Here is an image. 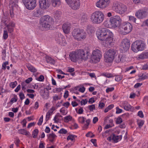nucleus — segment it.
<instances>
[{"instance_id": "10", "label": "nucleus", "mask_w": 148, "mask_h": 148, "mask_svg": "<svg viewBox=\"0 0 148 148\" xmlns=\"http://www.w3.org/2000/svg\"><path fill=\"white\" fill-rule=\"evenodd\" d=\"M69 6L73 10L78 9L80 5V0H65Z\"/></svg>"}, {"instance_id": "28", "label": "nucleus", "mask_w": 148, "mask_h": 148, "mask_svg": "<svg viewBox=\"0 0 148 148\" xmlns=\"http://www.w3.org/2000/svg\"><path fill=\"white\" fill-rule=\"evenodd\" d=\"M61 12L57 10L55 12L54 17L57 21L60 19L61 15Z\"/></svg>"}, {"instance_id": "41", "label": "nucleus", "mask_w": 148, "mask_h": 148, "mask_svg": "<svg viewBox=\"0 0 148 148\" xmlns=\"http://www.w3.org/2000/svg\"><path fill=\"white\" fill-rule=\"evenodd\" d=\"M3 37V39L5 40H6L8 38V34L7 30H4Z\"/></svg>"}, {"instance_id": "25", "label": "nucleus", "mask_w": 148, "mask_h": 148, "mask_svg": "<svg viewBox=\"0 0 148 148\" xmlns=\"http://www.w3.org/2000/svg\"><path fill=\"white\" fill-rule=\"evenodd\" d=\"M1 25H2L3 24L5 25L6 26L8 23L9 22V19L8 17L5 15H4L1 18Z\"/></svg>"}, {"instance_id": "54", "label": "nucleus", "mask_w": 148, "mask_h": 148, "mask_svg": "<svg viewBox=\"0 0 148 148\" xmlns=\"http://www.w3.org/2000/svg\"><path fill=\"white\" fill-rule=\"evenodd\" d=\"M129 20L133 22L136 23V18L132 16H130L129 17Z\"/></svg>"}, {"instance_id": "26", "label": "nucleus", "mask_w": 148, "mask_h": 148, "mask_svg": "<svg viewBox=\"0 0 148 148\" xmlns=\"http://www.w3.org/2000/svg\"><path fill=\"white\" fill-rule=\"evenodd\" d=\"M18 3L17 0H10V1L9 6L12 8L14 7L16 8L18 6L17 4Z\"/></svg>"}, {"instance_id": "20", "label": "nucleus", "mask_w": 148, "mask_h": 148, "mask_svg": "<svg viewBox=\"0 0 148 148\" xmlns=\"http://www.w3.org/2000/svg\"><path fill=\"white\" fill-rule=\"evenodd\" d=\"M77 51H72L70 53L69 56L71 61L76 62L78 60H79L78 57Z\"/></svg>"}, {"instance_id": "9", "label": "nucleus", "mask_w": 148, "mask_h": 148, "mask_svg": "<svg viewBox=\"0 0 148 148\" xmlns=\"http://www.w3.org/2000/svg\"><path fill=\"white\" fill-rule=\"evenodd\" d=\"M77 51L79 60H86L90 56V53L88 51H84L82 49H79Z\"/></svg>"}, {"instance_id": "35", "label": "nucleus", "mask_w": 148, "mask_h": 148, "mask_svg": "<svg viewBox=\"0 0 148 148\" xmlns=\"http://www.w3.org/2000/svg\"><path fill=\"white\" fill-rule=\"evenodd\" d=\"M72 117L70 115H69L64 118V121L65 123H68L69 121L72 120Z\"/></svg>"}, {"instance_id": "21", "label": "nucleus", "mask_w": 148, "mask_h": 148, "mask_svg": "<svg viewBox=\"0 0 148 148\" xmlns=\"http://www.w3.org/2000/svg\"><path fill=\"white\" fill-rule=\"evenodd\" d=\"M42 9L40 8H36L32 12L33 16L34 17H40L43 14Z\"/></svg>"}, {"instance_id": "37", "label": "nucleus", "mask_w": 148, "mask_h": 148, "mask_svg": "<svg viewBox=\"0 0 148 148\" xmlns=\"http://www.w3.org/2000/svg\"><path fill=\"white\" fill-rule=\"evenodd\" d=\"M114 105L113 104L109 105L108 107L106 108L104 110V112L105 113L108 112L109 110L112 109L114 107Z\"/></svg>"}, {"instance_id": "18", "label": "nucleus", "mask_w": 148, "mask_h": 148, "mask_svg": "<svg viewBox=\"0 0 148 148\" xmlns=\"http://www.w3.org/2000/svg\"><path fill=\"white\" fill-rule=\"evenodd\" d=\"M122 138V136L121 135H116L114 134H112L110 136L108 137L107 140L109 141H111L112 140L115 143L118 142Z\"/></svg>"}, {"instance_id": "2", "label": "nucleus", "mask_w": 148, "mask_h": 148, "mask_svg": "<svg viewBox=\"0 0 148 148\" xmlns=\"http://www.w3.org/2000/svg\"><path fill=\"white\" fill-rule=\"evenodd\" d=\"M104 17V14L102 11L97 10L92 14L90 19L93 23L98 24L103 21Z\"/></svg>"}, {"instance_id": "61", "label": "nucleus", "mask_w": 148, "mask_h": 148, "mask_svg": "<svg viewBox=\"0 0 148 148\" xmlns=\"http://www.w3.org/2000/svg\"><path fill=\"white\" fill-rule=\"evenodd\" d=\"M105 106V104L103 102H99V107L101 109L103 108Z\"/></svg>"}, {"instance_id": "19", "label": "nucleus", "mask_w": 148, "mask_h": 148, "mask_svg": "<svg viewBox=\"0 0 148 148\" xmlns=\"http://www.w3.org/2000/svg\"><path fill=\"white\" fill-rule=\"evenodd\" d=\"M148 13L145 10H140L137 12L136 14V16L140 19H143L146 17Z\"/></svg>"}, {"instance_id": "1", "label": "nucleus", "mask_w": 148, "mask_h": 148, "mask_svg": "<svg viewBox=\"0 0 148 148\" xmlns=\"http://www.w3.org/2000/svg\"><path fill=\"white\" fill-rule=\"evenodd\" d=\"M97 37L100 40L108 45L113 42V34L109 29L104 27L99 29L96 33Z\"/></svg>"}, {"instance_id": "56", "label": "nucleus", "mask_w": 148, "mask_h": 148, "mask_svg": "<svg viewBox=\"0 0 148 148\" xmlns=\"http://www.w3.org/2000/svg\"><path fill=\"white\" fill-rule=\"evenodd\" d=\"M44 76L42 75H41L38 78H37L36 79L39 81L42 82L44 81Z\"/></svg>"}, {"instance_id": "58", "label": "nucleus", "mask_w": 148, "mask_h": 148, "mask_svg": "<svg viewBox=\"0 0 148 148\" xmlns=\"http://www.w3.org/2000/svg\"><path fill=\"white\" fill-rule=\"evenodd\" d=\"M6 26L14 28L15 27V23L13 22H10L8 24H7Z\"/></svg>"}, {"instance_id": "40", "label": "nucleus", "mask_w": 148, "mask_h": 148, "mask_svg": "<svg viewBox=\"0 0 148 148\" xmlns=\"http://www.w3.org/2000/svg\"><path fill=\"white\" fill-rule=\"evenodd\" d=\"M144 121L143 120H138L137 121V124L139 128H141L144 124Z\"/></svg>"}, {"instance_id": "22", "label": "nucleus", "mask_w": 148, "mask_h": 148, "mask_svg": "<svg viewBox=\"0 0 148 148\" xmlns=\"http://www.w3.org/2000/svg\"><path fill=\"white\" fill-rule=\"evenodd\" d=\"M62 28L65 34H68L70 32L71 29L70 25L68 23H65L63 25Z\"/></svg>"}, {"instance_id": "12", "label": "nucleus", "mask_w": 148, "mask_h": 148, "mask_svg": "<svg viewBox=\"0 0 148 148\" xmlns=\"http://www.w3.org/2000/svg\"><path fill=\"white\" fill-rule=\"evenodd\" d=\"M55 40L57 43L61 46L66 45V40L64 36L61 34L57 32L55 34Z\"/></svg>"}, {"instance_id": "33", "label": "nucleus", "mask_w": 148, "mask_h": 148, "mask_svg": "<svg viewBox=\"0 0 148 148\" xmlns=\"http://www.w3.org/2000/svg\"><path fill=\"white\" fill-rule=\"evenodd\" d=\"M122 56L121 55H118L114 57L115 61L117 63H119L122 61Z\"/></svg>"}, {"instance_id": "53", "label": "nucleus", "mask_w": 148, "mask_h": 148, "mask_svg": "<svg viewBox=\"0 0 148 148\" xmlns=\"http://www.w3.org/2000/svg\"><path fill=\"white\" fill-rule=\"evenodd\" d=\"M122 122V119L121 117H119L117 118L116 121V123L117 124H119L121 123Z\"/></svg>"}, {"instance_id": "6", "label": "nucleus", "mask_w": 148, "mask_h": 148, "mask_svg": "<svg viewBox=\"0 0 148 148\" xmlns=\"http://www.w3.org/2000/svg\"><path fill=\"white\" fill-rule=\"evenodd\" d=\"M145 48V44L142 40H137L131 46L132 50L135 52L144 50Z\"/></svg>"}, {"instance_id": "47", "label": "nucleus", "mask_w": 148, "mask_h": 148, "mask_svg": "<svg viewBox=\"0 0 148 148\" xmlns=\"http://www.w3.org/2000/svg\"><path fill=\"white\" fill-rule=\"evenodd\" d=\"M6 27L7 28L8 31L10 33H11L13 32L14 30V28L8 26H6Z\"/></svg>"}, {"instance_id": "15", "label": "nucleus", "mask_w": 148, "mask_h": 148, "mask_svg": "<svg viewBox=\"0 0 148 148\" xmlns=\"http://www.w3.org/2000/svg\"><path fill=\"white\" fill-rule=\"evenodd\" d=\"M109 3V0H99L96 3V5L98 8L103 9L107 7Z\"/></svg>"}, {"instance_id": "42", "label": "nucleus", "mask_w": 148, "mask_h": 148, "mask_svg": "<svg viewBox=\"0 0 148 148\" xmlns=\"http://www.w3.org/2000/svg\"><path fill=\"white\" fill-rule=\"evenodd\" d=\"M59 134H65L67 133V131L64 128H62L58 132Z\"/></svg>"}, {"instance_id": "24", "label": "nucleus", "mask_w": 148, "mask_h": 148, "mask_svg": "<svg viewBox=\"0 0 148 148\" xmlns=\"http://www.w3.org/2000/svg\"><path fill=\"white\" fill-rule=\"evenodd\" d=\"M124 109L127 111L133 110V107L131 106L127 101H124L123 103Z\"/></svg>"}, {"instance_id": "11", "label": "nucleus", "mask_w": 148, "mask_h": 148, "mask_svg": "<svg viewBox=\"0 0 148 148\" xmlns=\"http://www.w3.org/2000/svg\"><path fill=\"white\" fill-rule=\"evenodd\" d=\"M26 8L29 10H33L36 6V0H22Z\"/></svg>"}, {"instance_id": "50", "label": "nucleus", "mask_w": 148, "mask_h": 148, "mask_svg": "<svg viewBox=\"0 0 148 148\" xmlns=\"http://www.w3.org/2000/svg\"><path fill=\"white\" fill-rule=\"evenodd\" d=\"M76 112L77 113L81 114L83 113L84 110L82 108H80L78 110V111L77 112V108H76L75 109Z\"/></svg>"}, {"instance_id": "64", "label": "nucleus", "mask_w": 148, "mask_h": 148, "mask_svg": "<svg viewBox=\"0 0 148 148\" xmlns=\"http://www.w3.org/2000/svg\"><path fill=\"white\" fill-rule=\"evenodd\" d=\"M32 77H29L25 80V82L27 84H29L32 81Z\"/></svg>"}, {"instance_id": "36", "label": "nucleus", "mask_w": 148, "mask_h": 148, "mask_svg": "<svg viewBox=\"0 0 148 148\" xmlns=\"http://www.w3.org/2000/svg\"><path fill=\"white\" fill-rule=\"evenodd\" d=\"M39 132L38 129H35L32 132V136L34 138H36L37 137Z\"/></svg>"}, {"instance_id": "3", "label": "nucleus", "mask_w": 148, "mask_h": 148, "mask_svg": "<svg viewBox=\"0 0 148 148\" xmlns=\"http://www.w3.org/2000/svg\"><path fill=\"white\" fill-rule=\"evenodd\" d=\"M53 18L48 15L43 16L40 19L41 25L47 30L51 29V25L53 23Z\"/></svg>"}, {"instance_id": "55", "label": "nucleus", "mask_w": 148, "mask_h": 148, "mask_svg": "<svg viewBox=\"0 0 148 148\" xmlns=\"http://www.w3.org/2000/svg\"><path fill=\"white\" fill-rule=\"evenodd\" d=\"M60 112L62 113V114L63 115H65L67 114V112H65V110L64 109V108H62L61 109H60Z\"/></svg>"}, {"instance_id": "23", "label": "nucleus", "mask_w": 148, "mask_h": 148, "mask_svg": "<svg viewBox=\"0 0 148 148\" xmlns=\"http://www.w3.org/2000/svg\"><path fill=\"white\" fill-rule=\"evenodd\" d=\"M112 21L111 18L106 19L103 23L104 25L106 27L112 28Z\"/></svg>"}, {"instance_id": "5", "label": "nucleus", "mask_w": 148, "mask_h": 148, "mask_svg": "<svg viewBox=\"0 0 148 148\" xmlns=\"http://www.w3.org/2000/svg\"><path fill=\"white\" fill-rule=\"evenodd\" d=\"M132 29V26L129 22L122 23L119 27V31L120 33L125 35L130 33Z\"/></svg>"}, {"instance_id": "31", "label": "nucleus", "mask_w": 148, "mask_h": 148, "mask_svg": "<svg viewBox=\"0 0 148 148\" xmlns=\"http://www.w3.org/2000/svg\"><path fill=\"white\" fill-rule=\"evenodd\" d=\"M47 62L48 63H50L54 64L55 63L54 60L50 57L46 56L45 58Z\"/></svg>"}, {"instance_id": "38", "label": "nucleus", "mask_w": 148, "mask_h": 148, "mask_svg": "<svg viewBox=\"0 0 148 148\" xmlns=\"http://www.w3.org/2000/svg\"><path fill=\"white\" fill-rule=\"evenodd\" d=\"M77 137V136L76 135L70 134L67 137V140H70L71 141H73L74 140L75 138Z\"/></svg>"}, {"instance_id": "49", "label": "nucleus", "mask_w": 148, "mask_h": 148, "mask_svg": "<svg viewBox=\"0 0 148 148\" xmlns=\"http://www.w3.org/2000/svg\"><path fill=\"white\" fill-rule=\"evenodd\" d=\"M63 88H57L54 89L53 90V92H61Z\"/></svg>"}, {"instance_id": "48", "label": "nucleus", "mask_w": 148, "mask_h": 148, "mask_svg": "<svg viewBox=\"0 0 148 148\" xmlns=\"http://www.w3.org/2000/svg\"><path fill=\"white\" fill-rule=\"evenodd\" d=\"M2 59L3 60H5V57L6 56V50L5 49H3L2 52Z\"/></svg>"}, {"instance_id": "4", "label": "nucleus", "mask_w": 148, "mask_h": 148, "mask_svg": "<svg viewBox=\"0 0 148 148\" xmlns=\"http://www.w3.org/2000/svg\"><path fill=\"white\" fill-rule=\"evenodd\" d=\"M72 34L74 38L79 41L85 39L86 36V34L84 30L79 28L73 29Z\"/></svg>"}, {"instance_id": "14", "label": "nucleus", "mask_w": 148, "mask_h": 148, "mask_svg": "<svg viewBox=\"0 0 148 148\" xmlns=\"http://www.w3.org/2000/svg\"><path fill=\"white\" fill-rule=\"evenodd\" d=\"M130 46V41L127 38L123 39L121 42V47L122 50L126 51L129 49Z\"/></svg>"}, {"instance_id": "52", "label": "nucleus", "mask_w": 148, "mask_h": 148, "mask_svg": "<svg viewBox=\"0 0 148 148\" xmlns=\"http://www.w3.org/2000/svg\"><path fill=\"white\" fill-rule=\"evenodd\" d=\"M133 2L135 4L142 3L144 0H132Z\"/></svg>"}, {"instance_id": "43", "label": "nucleus", "mask_w": 148, "mask_h": 148, "mask_svg": "<svg viewBox=\"0 0 148 148\" xmlns=\"http://www.w3.org/2000/svg\"><path fill=\"white\" fill-rule=\"evenodd\" d=\"M17 83L16 81L14 82H11L10 84V86L12 88H14L16 86Z\"/></svg>"}, {"instance_id": "29", "label": "nucleus", "mask_w": 148, "mask_h": 148, "mask_svg": "<svg viewBox=\"0 0 148 148\" xmlns=\"http://www.w3.org/2000/svg\"><path fill=\"white\" fill-rule=\"evenodd\" d=\"M52 4L54 7H58L60 4V0H51Z\"/></svg>"}, {"instance_id": "27", "label": "nucleus", "mask_w": 148, "mask_h": 148, "mask_svg": "<svg viewBox=\"0 0 148 148\" xmlns=\"http://www.w3.org/2000/svg\"><path fill=\"white\" fill-rule=\"evenodd\" d=\"M47 136L49 139V141L51 143L54 142L55 138L57 137V136L53 133L47 135Z\"/></svg>"}, {"instance_id": "34", "label": "nucleus", "mask_w": 148, "mask_h": 148, "mask_svg": "<svg viewBox=\"0 0 148 148\" xmlns=\"http://www.w3.org/2000/svg\"><path fill=\"white\" fill-rule=\"evenodd\" d=\"M27 67L28 70L31 72L35 73L37 71L36 69L31 65H29L27 66Z\"/></svg>"}, {"instance_id": "30", "label": "nucleus", "mask_w": 148, "mask_h": 148, "mask_svg": "<svg viewBox=\"0 0 148 148\" xmlns=\"http://www.w3.org/2000/svg\"><path fill=\"white\" fill-rule=\"evenodd\" d=\"M18 132L20 134L26 136H29L30 133L28 131H27L24 129H20L18 130Z\"/></svg>"}, {"instance_id": "46", "label": "nucleus", "mask_w": 148, "mask_h": 148, "mask_svg": "<svg viewBox=\"0 0 148 148\" xmlns=\"http://www.w3.org/2000/svg\"><path fill=\"white\" fill-rule=\"evenodd\" d=\"M88 107L90 111H93L95 109V106L94 104L88 106Z\"/></svg>"}, {"instance_id": "16", "label": "nucleus", "mask_w": 148, "mask_h": 148, "mask_svg": "<svg viewBox=\"0 0 148 148\" xmlns=\"http://www.w3.org/2000/svg\"><path fill=\"white\" fill-rule=\"evenodd\" d=\"M115 11L120 14H122L125 12L127 10V8L124 4L118 5L115 8Z\"/></svg>"}, {"instance_id": "39", "label": "nucleus", "mask_w": 148, "mask_h": 148, "mask_svg": "<svg viewBox=\"0 0 148 148\" xmlns=\"http://www.w3.org/2000/svg\"><path fill=\"white\" fill-rule=\"evenodd\" d=\"M17 97L16 95H14V97L12 98L10 101L9 103L12 104L14 102H16L17 101Z\"/></svg>"}, {"instance_id": "44", "label": "nucleus", "mask_w": 148, "mask_h": 148, "mask_svg": "<svg viewBox=\"0 0 148 148\" xmlns=\"http://www.w3.org/2000/svg\"><path fill=\"white\" fill-rule=\"evenodd\" d=\"M85 118L84 117H80L79 118V121L81 123L84 124L85 121Z\"/></svg>"}, {"instance_id": "7", "label": "nucleus", "mask_w": 148, "mask_h": 148, "mask_svg": "<svg viewBox=\"0 0 148 148\" xmlns=\"http://www.w3.org/2000/svg\"><path fill=\"white\" fill-rule=\"evenodd\" d=\"M116 50L110 49L105 53V61L106 62H111L116 55Z\"/></svg>"}, {"instance_id": "51", "label": "nucleus", "mask_w": 148, "mask_h": 148, "mask_svg": "<svg viewBox=\"0 0 148 148\" xmlns=\"http://www.w3.org/2000/svg\"><path fill=\"white\" fill-rule=\"evenodd\" d=\"M19 96L20 99L21 100H22L23 99L25 98V97L24 94L22 92H20L19 94Z\"/></svg>"}, {"instance_id": "63", "label": "nucleus", "mask_w": 148, "mask_h": 148, "mask_svg": "<svg viewBox=\"0 0 148 148\" xmlns=\"http://www.w3.org/2000/svg\"><path fill=\"white\" fill-rule=\"evenodd\" d=\"M114 90V87H111L110 88H108L106 90V92L107 93H108Z\"/></svg>"}, {"instance_id": "32", "label": "nucleus", "mask_w": 148, "mask_h": 148, "mask_svg": "<svg viewBox=\"0 0 148 148\" xmlns=\"http://www.w3.org/2000/svg\"><path fill=\"white\" fill-rule=\"evenodd\" d=\"M139 58L143 59L145 58H148V52L143 53L140 54L139 55Z\"/></svg>"}, {"instance_id": "45", "label": "nucleus", "mask_w": 148, "mask_h": 148, "mask_svg": "<svg viewBox=\"0 0 148 148\" xmlns=\"http://www.w3.org/2000/svg\"><path fill=\"white\" fill-rule=\"evenodd\" d=\"M116 77L115 78V81L117 82L121 80L122 78V77L120 75H115Z\"/></svg>"}, {"instance_id": "8", "label": "nucleus", "mask_w": 148, "mask_h": 148, "mask_svg": "<svg viewBox=\"0 0 148 148\" xmlns=\"http://www.w3.org/2000/svg\"><path fill=\"white\" fill-rule=\"evenodd\" d=\"M102 52L99 49H96L93 50L91 55V60L93 63H96L99 61L102 57Z\"/></svg>"}, {"instance_id": "62", "label": "nucleus", "mask_w": 148, "mask_h": 148, "mask_svg": "<svg viewBox=\"0 0 148 148\" xmlns=\"http://www.w3.org/2000/svg\"><path fill=\"white\" fill-rule=\"evenodd\" d=\"M138 115L141 118H143L144 117V115L143 112L142 111H139L138 113Z\"/></svg>"}, {"instance_id": "17", "label": "nucleus", "mask_w": 148, "mask_h": 148, "mask_svg": "<svg viewBox=\"0 0 148 148\" xmlns=\"http://www.w3.org/2000/svg\"><path fill=\"white\" fill-rule=\"evenodd\" d=\"M50 0H40L39 5L40 8L42 9H46L50 5Z\"/></svg>"}, {"instance_id": "59", "label": "nucleus", "mask_w": 148, "mask_h": 148, "mask_svg": "<svg viewBox=\"0 0 148 148\" xmlns=\"http://www.w3.org/2000/svg\"><path fill=\"white\" fill-rule=\"evenodd\" d=\"M116 113L117 114H119L121 113L122 111V110L121 109H120L119 108L117 107L116 108Z\"/></svg>"}, {"instance_id": "13", "label": "nucleus", "mask_w": 148, "mask_h": 148, "mask_svg": "<svg viewBox=\"0 0 148 148\" xmlns=\"http://www.w3.org/2000/svg\"><path fill=\"white\" fill-rule=\"evenodd\" d=\"M112 27L116 28L118 26L119 27L121 23V19L118 16H115L111 17Z\"/></svg>"}, {"instance_id": "60", "label": "nucleus", "mask_w": 148, "mask_h": 148, "mask_svg": "<svg viewBox=\"0 0 148 148\" xmlns=\"http://www.w3.org/2000/svg\"><path fill=\"white\" fill-rule=\"evenodd\" d=\"M91 142L93 144L94 146L95 147L97 146V144H96V139H91L90 140Z\"/></svg>"}, {"instance_id": "57", "label": "nucleus", "mask_w": 148, "mask_h": 148, "mask_svg": "<svg viewBox=\"0 0 148 148\" xmlns=\"http://www.w3.org/2000/svg\"><path fill=\"white\" fill-rule=\"evenodd\" d=\"M90 122V120L89 119H88L86 121V124H84V127L86 128H87L88 127V126Z\"/></svg>"}]
</instances>
